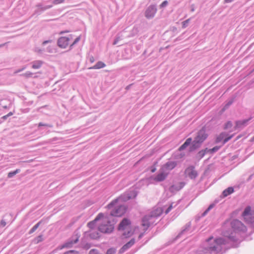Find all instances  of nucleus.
Instances as JSON below:
<instances>
[{
  "label": "nucleus",
  "instance_id": "24",
  "mask_svg": "<svg viewBox=\"0 0 254 254\" xmlns=\"http://www.w3.org/2000/svg\"><path fill=\"white\" fill-rule=\"evenodd\" d=\"M106 66V64L103 62L99 61L98 62L94 65L92 67H90L88 69H100L104 68Z\"/></svg>",
  "mask_w": 254,
  "mask_h": 254
},
{
  "label": "nucleus",
  "instance_id": "1",
  "mask_svg": "<svg viewBox=\"0 0 254 254\" xmlns=\"http://www.w3.org/2000/svg\"><path fill=\"white\" fill-rule=\"evenodd\" d=\"M231 225L232 230L224 232V236L227 238L230 242L240 243L242 235L247 231V227L242 222L237 219L233 220Z\"/></svg>",
  "mask_w": 254,
  "mask_h": 254
},
{
  "label": "nucleus",
  "instance_id": "33",
  "mask_svg": "<svg viewBox=\"0 0 254 254\" xmlns=\"http://www.w3.org/2000/svg\"><path fill=\"white\" fill-rule=\"evenodd\" d=\"M214 204H211L205 210V211L203 213L202 216H204L205 215L207 214V213L212 209L214 207Z\"/></svg>",
  "mask_w": 254,
  "mask_h": 254
},
{
  "label": "nucleus",
  "instance_id": "53",
  "mask_svg": "<svg viewBox=\"0 0 254 254\" xmlns=\"http://www.w3.org/2000/svg\"><path fill=\"white\" fill-rule=\"evenodd\" d=\"M155 171H156V168H154L152 169L151 170V172H152V173H154Z\"/></svg>",
  "mask_w": 254,
  "mask_h": 254
},
{
  "label": "nucleus",
  "instance_id": "36",
  "mask_svg": "<svg viewBox=\"0 0 254 254\" xmlns=\"http://www.w3.org/2000/svg\"><path fill=\"white\" fill-rule=\"evenodd\" d=\"M43 241V237L42 235H40L36 238L34 240V241L36 243H39Z\"/></svg>",
  "mask_w": 254,
  "mask_h": 254
},
{
  "label": "nucleus",
  "instance_id": "25",
  "mask_svg": "<svg viewBox=\"0 0 254 254\" xmlns=\"http://www.w3.org/2000/svg\"><path fill=\"white\" fill-rule=\"evenodd\" d=\"M207 152H208V149L207 148L199 151L196 154V158L199 160L201 159L204 156Z\"/></svg>",
  "mask_w": 254,
  "mask_h": 254
},
{
  "label": "nucleus",
  "instance_id": "50",
  "mask_svg": "<svg viewBox=\"0 0 254 254\" xmlns=\"http://www.w3.org/2000/svg\"><path fill=\"white\" fill-rule=\"evenodd\" d=\"M143 233L140 234L139 236H138L139 239H140L143 237Z\"/></svg>",
  "mask_w": 254,
  "mask_h": 254
},
{
  "label": "nucleus",
  "instance_id": "41",
  "mask_svg": "<svg viewBox=\"0 0 254 254\" xmlns=\"http://www.w3.org/2000/svg\"><path fill=\"white\" fill-rule=\"evenodd\" d=\"M64 254H79V253L75 251L71 250L64 253Z\"/></svg>",
  "mask_w": 254,
  "mask_h": 254
},
{
  "label": "nucleus",
  "instance_id": "42",
  "mask_svg": "<svg viewBox=\"0 0 254 254\" xmlns=\"http://www.w3.org/2000/svg\"><path fill=\"white\" fill-rule=\"evenodd\" d=\"M80 40V36H78V37H77L74 41V42L70 45V48L72 46H73V45H74L76 43H77V42H78L79 41V40Z\"/></svg>",
  "mask_w": 254,
  "mask_h": 254
},
{
  "label": "nucleus",
  "instance_id": "19",
  "mask_svg": "<svg viewBox=\"0 0 254 254\" xmlns=\"http://www.w3.org/2000/svg\"><path fill=\"white\" fill-rule=\"evenodd\" d=\"M104 214L102 213H100L98 214L95 219L92 221L88 223L87 226L92 230H94V229L96 227V223L97 221L99 220L101 218H103Z\"/></svg>",
  "mask_w": 254,
  "mask_h": 254
},
{
  "label": "nucleus",
  "instance_id": "45",
  "mask_svg": "<svg viewBox=\"0 0 254 254\" xmlns=\"http://www.w3.org/2000/svg\"><path fill=\"white\" fill-rule=\"evenodd\" d=\"M6 223L4 220H1L0 226H2V227H4L6 225Z\"/></svg>",
  "mask_w": 254,
  "mask_h": 254
},
{
  "label": "nucleus",
  "instance_id": "22",
  "mask_svg": "<svg viewBox=\"0 0 254 254\" xmlns=\"http://www.w3.org/2000/svg\"><path fill=\"white\" fill-rule=\"evenodd\" d=\"M250 120V119L237 121L236 122L235 128L236 129H240L243 128L247 125V123L249 122Z\"/></svg>",
  "mask_w": 254,
  "mask_h": 254
},
{
  "label": "nucleus",
  "instance_id": "14",
  "mask_svg": "<svg viewBox=\"0 0 254 254\" xmlns=\"http://www.w3.org/2000/svg\"><path fill=\"white\" fill-rule=\"evenodd\" d=\"M227 134L225 132L221 133L216 138V143H219L223 141L222 144H225L229 140H230L233 137V135H230L226 137Z\"/></svg>",
  "mask_w": 254,
  "mask_h": 254
},
{
  "label": "nucleus",
  "instance_id": "47",
  "mask_svg": "<svg viewBox=\"0 0 254 254\" xmlns=\"http://www.w3.org/2000/svg\"><path fill=\"white\" fill-rule=\"evenodd\" d=\"M186 229H187V228L185 229H184L183 230H182V232L178 235V237H180L181 235L184 234V232L186 231Z\"/></svg>",
  "mask_w": 254,
  "mask_h": 254
},
{
  "label": "nucleus",
  "instance_id": "27",
  "mask_svg": "<svg viewBox=\"0 0 254 254\" xmlns=\"http://www.w3.org/2000/svg\"><path fill=\"white\" fill-rule=\"evenodd\" d=\"M233 191L234 189L232 187H229L223 191L222 194L226 197L233 193Z\"/></svg>",
  "mask_w": 254,
  "mask_h": 254
},
{
  "label": "nucleus",
  "instance_id": "7",
  "mask_svg": "<svg viewBox=\"0 0 254 254\" xmlns=\"http://www.w3.org/2000/svg\"><path fill=\"white\" fill-rule=\"evenodd\" d=\"M113 209L110 212L112 216L120 217L124 215L127 211V207L121 203H118L114 205L111 209Z\"/></svg>",
  "mask_w": 254,
  "mask_h": 254
},
{
  "label": "nucleus",
  "instance_id": "60",
  "mask_svg": "<svg viewBox=\"0 0 254 254\" xmlns=\"http://www.w3.org/2000/svg\"><path fill=\"white\" fill-rule=\"evenodd\" d=\"M233 247H237V244H236V245L234 244V245H233Z\"/></svg>",
  "mask_w": 254,
  "mask_h": 254
},
{
  "label": "nucleus",
  "instance_id": "28",
  "mask_svg": "<svg viewBox=\"0 0 254 254\" xmlns=\"http://www.w3.org/2000/svg\"><path fill=\"white\" fill-rule=\"evenodd\" d=\"M20 172V169H16L14 171L10 172L8 173L7 177L9 178H12L14 176H15L16 174L19 173Z\"/></svg>",
  "mask_w": 254,
  "mask_h": 254
},
{
  "label": "nucleus",
  "instance_id": "5",
  "mask_svg": "<svg viewBox=\"0 0 254 254\" xmlns=\"http://www.w3.org/2000/svg\"><path fill=\"white\" fill-rule=\"evenodd\" d=\"M118 230L120 231H125L123 234L125 238L129 237L133 234L131 230V222L127 218H124L120 223Z\"/></svg>",
  "mask_w": 254,
  "mask_h": 254
},
{
  "label": "nucleus",
  "instance_id": "29",
  "mask_svg": "<svg viewBox=\"0 0 254 254\" xmlns=\"http://www.w3.org/2000/svg\"><path fill=\"white\" fill-rule=\"evenodd\" d=\"M41 221H39L38 223H37L36 225H35L30 230L29 234H32L33 232H34L37 228L40 226V224H41Z\"/></svg>",
  "mask_w": 254,
  "mask_h": 254
},
{
  "label": "nucleus",
  "instance_id": "31",
  "mask_svg": "<svg viewBox=\"0 0 254 254\" xmlns=\"http://www.w3.org/2000/svg\"><path fill=\"white\" fill-rule=\"evenodd\" d=\"M174 203H172L166 209V210L165 211V213L166 214H167L169 212L173 209V207H175L177 204H175L174 205Z\"/></svg>",
  "mask_w": 254,
  "mask_h": 254
},
{
  "label": "nucleus",
  "instance_id": "62",
  "mask_svg": "<svg viewBox=\"0 0 254 254\" xmlns=\"http://www.w3.org/2000/svg\"><path fill=\"white\" fill-rule=\"evenodd\" d=\"M191 10L192 11H194V8H191Z\"/></svg>",
  "mask_w": 254,
  "mask_h": 254
},
{
  "label": "nucleus",
  "instance_id": "30",
  "mask_svg": "<svg viewBox=\"0 0 254 254\" xmlns=\"http://www.w3.org/2000/svg\"><path fill=\"white\" fill-rule=\"evenodd\" d=\"M53 127V126L52 124H44L43 123H39L38 125V130L40 129L41 127Z\"/></svg>",
  "mask_w": 254,
  "mask_h": 254
},
{
  "label": "nucleus",
  "instance_id": "39",
  "mask_svg": "<svg viewBox=\"0 0 254 254\" xmlns=\"http://www.w3.org/2000/svg\"><path fill=\"white\" fill-rule=\"evenodd\" d=\"M232 127V123L231 122L229 121L225 125V128L228 129Z\"/></svg>",
  "mask_w": 254,
  "mask_h": 254
},
{
  "label": "nucleus",
  "instance_id": "4",
  "mask_svg": "<svg viewBox=\"0 0 254 254\" xmlns=\"http://www.w3.org/2000/svg\"><path fill=\"white\" fill-rule=\"evenodd\" d=\"M137 195V193L134 190H130L126 191L124 194L121 195L119 197L114 199L108 205L109 209L111 208L114 205H117L119 203L122 204L123 202H126L130 199L135 198Z\"/></svg>",
  "mask_w": 254,
  "mask_h": 254
},
{
  "label": "nucleus",
  "instance_id": "3",
  "mask_svg": "<svg viewBox=\"0 0 254 254\" xmlns=\"http://www.w3.org/2000/svg\"><path fill=\"white\" fill-rule=\"evenodd\" d=\"M161 208H157L152 211L149 214L145 215L142 219V226L145 231L151 225L155 223L156 219L162 213Z\"/></svg>",
  "mask_w": 254,
  "mask_h": 254
},
{
  "label": "nucleus",
  "instance_id": "49",
  "mask_svg": "<svg viewBox=\"0 0 254 254\" xmlns=\"http://www.w3.org/2000/svg\"><path fill=\"white\" fill-rule=\"evenodd\" d=\"M119 39H118V38H117L115 41H114L113 42V45H115L117 43Z\"/></svg>",
  "mask_w": 254,
  "mask_h": 254
},
{
  "label": "nucleus",
  "instance_id": "15",
  "mask_svg": "<svg viewBox=\"0 0 254 254\" xmlns=\"http://www.w3.org/2000/svg\"><path fill=\"white\" fill-rule=\"evenodd\" d=\"M168 175L167 173L164 171H162V169L160 168L158 174L155 176L152 177V178L155 181L160 182L164 181L167 177Z\"/></svg>",
  "mask_w": 254,
  "mask_h": 254
},
{
  "label": "nucleus",
  "instance_id": "61",
  "mask_svg": "<svg viewBox=\"0 0 254 254\" xmlns=\"http://www.w3.org/2000/svg\"><path fill=\"white\" fill-rule=\"evenodd\" d=\"M3 108L6 109V108H7V106H3Z\"/></svg>",
  "mask_w": 254,
  "mask_h": 254
},
{
  "label": "nucleus",
  "instance_id": "21",
  "mask_svg": "<svg viewBox=\"0 0 254 254\" xmlns=\"http://www.w3.org/2000/svg\"><path fill=\"white\" fill-rule=\"evenodd\" d=\"M135 243V239L134 238L131 239L128 242L124 245L122 248L120 249V252L121 253H124L127 251L131 247H132Z\"/></svg>",
  "mask_w": 254,
  "mask_h": 254
},
{
  "label": "nucleus",
  "instance_id": "43",
  "mask_svg": "<svg viewBox=\"0 0 254 254\" xmlns=\"http://www.w3.org/2000/svg\"><path fill=\"white\" fill-rule=\"evenodd\" d=\"M26 68V66H23L21 69H19L17 70H16L14 73H18V72H21V71H23V70H24L25 68Z\"/></svg>",
  "mask_w": 254,
  "mask_h": 254
},
{
  "label": "nucleus",
  "instance_id": "26",
  "mask_svg": "<svg viewBox=\"0 0 254 254\" xmlns=\"http://www.w3.org/2000/svg\"><path fill=\"white\" fill-rule=\"evenodd\" d=\"M90 237L93 239H96L100 237V234L95 230H92L89 233Z\"/></svg>",
  "mask_w": 254,
  "mask_h": 254
},
{
  "label": "nucleus",
  "instance_id": "16",
  "mask_svg": "<svg viewBox=\"0 0 254 254\" xmlns=\"http://www.w3.org/2000/svg\"><path fill=\"white\" fill-rule=\"evenodd\" d=\"M186 173L191 179H194L198 175L197 172L194 169V167L192 166H190L186 169Z\"/></svg>",
  "mask_w": 254,
  "mask_h": 254
},
{
  "label": "nucleus",
  "instance_id": "17",
  "mask_svg": "<svg viewBox=\"0 0 254 254\" xmlns=\"http://www.w3.org/2000/svg\"><path fill=\"white\" fill-rule=\"evenodd\" d=\"M69 41L68 37H61L58 39L57 44L60 48H66L69 44Z\"/></svg>",
  "mask_w": 254,
  "mask_h": 254
},
{
  "label": "nucleus",
  "instance_id": "11",
  "mask_svg": "<svg viewBox=\"0 0 254 254\" xmlns=\"http://www.w3.org/2000/svg\"><path fill=\"white\" fill-rule=\"evenodd\" d=\"M157 8L155 5H150L146 9L145 12V16L147 19L153 18L156 13Z\"/></svg>",
  "mask_w": 254,
  "mask_h": 254
},
{
  "label": "nucleus",
  "instance_id": "32",
  "mask_svg": "<svg viewBox=\"0 0 254 254\" xmlns=\"http://www.w3.org/2000/svg\"><path fill=\"white\" fill-rule=\"evenodd\" d=\"M233 103V99H231V100H229L225 105L223 110L224 111V110H226L227 109H228L229 107V106L232 104Z\"/></svg>",
  "mask_w": 254,
  "mask_h": 254
},
{
  "label": "nucleus",
  "instance_id": "48",
  "mask_svg": "<svg viewBox=\"0 0 254 254\" xmlns=\"http://www.w3.org/2000/svg\"><path fill=\"white\" fill-rule=\"evenodd\" d=\"M68 32V31H62L60 32V34H63L65 33Z\"/></svg>",
  "mask_w": 254,
  "mask_h": 254
},
{
  "label": "nucleus",
  "instance_id": "9",
  "mask_svg": "<svg viewBox=\"0 0 254 254\" xmlns=\"http://www.w3.org/2000/svg\"><path fill=\"white\" fill-rule=\"evenodd\" d=\"M57 49H37L35 51L36 53L41 56L46 58L51 55V54L57 52Z\"/></svg>",
  "mask_w": 254,
  "mask_h": 254
},
{
  "label": "nucleus",
  "instance_id": "8",
  "mask_svg": "<svg viewBox=\"0 0 254 254\" xmlns=\"http://www.w3.org/2000/svg\"><path fill=\"white\" fill-rule=\"evenodd\" d=\"M114 228V224H111L107 218L104 219L102 223L98 226V230L103 233H111Z\"/></svg>",
  "mask_w": 254,
  "mask_h": 254
},
{
  "label": "nucleus",
  "instance_id": "10",
  "mask_svg": "<svg viewBox=\"0 0 254 254\" xmlns=\"http://www.w3.org/2000/svg\"><path fill=\"white\" fill-rule=\"evenodd\" d=\"M99 58V55L97 51L94 50V49H91L87 56V61L92 64L97 60Z\"/></svg>",
  "mask_w": 254,
  "mask_h": 254
},
{
  "label": "nucleus",
  "instance_id": "6",
  "mask_svg": "<svg viewBox=\"0 0 254 254\" xmlns=\"http://www.w3.org/2000/svg\"><path fill=\"white\" fill-rule=\"evenodd\" d=\"M242 216L245 221L254 228V211L251 206H248L245 208Z\"/></svg>",
  "mask_w": 254,
  "mask_h": 254
},
{
  "label": "nucleus",
  "instance_id": "37",
  "mask_svg": "<svg viewBox=\"0 0 254 254\" xmlns=\"http://www.w3.org/2000/svg\"><path fill=\"white\" fill-rule=\"evenodd\" d=\"M116 250L114 248H110L107 251L106 254H115Z\"/></svg>",
  "mask_w": 254,
  "mask_h": 254
},
{
  "label": "nucleus",
  "instance_id": "44",
  "mask_svg": "<svg viewBox=\"0 0 254 254\" xmlns=\"http://www.w3.org/2000/svg\"><path fill=\"white\" fill-rule=\"evenodd\" d=\"M52 42V40H51L45 41L42 43V46H44L46 44L51 43Z\"/></svg>",
  "mask_w": 254,
  "mask_h": 254
},
{
  "label": "nucleus",
  "instance_id": "52",
  "mask_svg": "<svg viewBox=\"0 0 254 254\" xmlns=\"http://www.w3.org/2000/svg\"><path fill=\"white\" fill-rule=\"evenodd\" d=\"M233 0H225V2H232Z\"/></svg>",
  "mask_w": 254,
  "mask_h": 254
},
{
  "label": "nucleus",
  "instance_id": "38",
  "mask_svg": "<svg viewBox=\"0 0 254 254\" xmlns=\"http://www.w3.org/2000/svg\"><path fill=\"white\" fill-rule=\"evenodd\" d=\"M64 0H54L52 3V4H58L63 3Z\"/></svg>",
  "mask_w": 254,
  "mask_h": 254
},
{
  "label": "nucleus",
  "instance_id": "55",
  "mask_svg": "<svg viewBox=\"0 0 254 254\" xmlns=\"http://www.w3.org/2000/svg\"><path fill=\"white\" fill-rule=\"evenodd\" d=\"M125 50H126L127 51H128V52H130V51H131V49H129V48H128V49H125Z\"/></svg>",
  "mask_w": 254,
  "mask_h": 254
},
{
  "label": "nucleus",
  "instance_id": "57",
  "mask_svg": "<svg viewBox=\"0 0 254 254\" xmlns=\"http://www.w3.org/2000/svg\"><path fill=\"white\" fill-rule=\"evenodd\" d=\"M251 141L253 142L254 141V136L251 138Z\"/></svg>",
  "mask_w": 254,
  "mask_h": 254
},
{
  "label": "nucleus",
  "instance_id": "40",
  "mask_svg": "<svg viewBox=\"0 0 254 254\" xmlns=\"http://www.w3.org/2000/svg\"><path fill=\"white\" fill-rule=\"evenodd\" d=\"M33 73L30 71H27L23 75L26 77H30L33 75Z\"/></svg>",
  "mask_w": 254,
  "mask_h": 254
},
{
  "label": "nucleus",
  "instance_id": "51",
  "mask_svg": "<svg viewBox=\"0 0 254 254\" xmlns=\"http://www.w3.org/2000/svg\"><path fill=\"white\" fill-rule=\"evenodd\" d=\"M8 117V115H6L2 117V119L5 120Z\"/></svg>",
  "mask_w": 254,
  "mask_h": 254
},
{
  "label": "nucleus",
  "instance_id": "23",
  "mask_svg": "<svg viewBox=\"0 0 254 254\" xmlns=\"http://www.w3.org/2000/svg\"><path fill=\"white\" fill-rule=\"evenodd\" d=\"M33 69H39L43 64V62L40 60L34 61L30 63Z\"/></svg>",
  "mask_w": 254,
  "mask_h": 254
},
{
  "label": "nucleus",
  "instance_id": "12",
  "mask_svg": "<svg viewBox=\"0 0 254 254\" xmlns=\"http://www.w3.org/2000/svg\"><path fill=\"white\" fill-rule=\"evenodd\" d=\"M52 3L51 4L44 5L43 3H38L36 4L37 8L35 10L34 14H40L42 12L50 9L53 7Z\"/></svg>",
  "mask_w": 254,
  "mask_h": 254
},
{
  "label": "nucleus",
  "instance_id": "2",
  "mask_svg": "<svg viewBox=\"0 0 254 254\" xmlns=\"http://www.w3.org/2000/svg\"><path fill=\"white\" fill-rule=\"evenodd\" d=\"M207 137L208 134L206 133V130L202 128L197 132L193 141L190 137L187 138L185 142L179 147V150L180 151L183 150L190 145L189 151L190 152L194 151L201 146L202 143L206 139Z\"/></svg>",
  "mask_w": 254,
  "mask_h": 254
},
{
  "label": "nucleus",
  "instance_id": "54",
  "mask_svg": "<svg viewBox=\"0 0 254 254\" xmlns=\"http://www.w3.org/2000/svg\"><path fill=\"white\" fill-rule=\"evenodd\" d=\"M7 115H8V117L11 116L13 115V113L12 112H9L8 114H7Z\"/></svg>",
  "mask_w": 254,
  "mask_h": 254
},
{
  "label": "nucleus",
  "instance_id": "59",
  "mask_svg": "<svg viewBox=\"0 0 254 254\" xmlns=\"http://www.w3.org/2000/svg\"><path fill=\"white\" fill-rule=\"evenodd\" d=\"M133 31H135V33H136L137 32V29H133Z\"/></svg>",
  "mask_w": 254,
  "mask_h": 254
},
{
  "label": "nucleus",
  "instance_id": "35",
  "mask_svg": "<svg viewBox=\"0 0 254 254\" xmlns=\"http://www.w3.org/2000/svg\"><path fill=\"white\" fill-rule=\"evenodd\" d=\"M190 21V19H188L186 20L183 21L182 22V28H186L188 26Z\"/></svg>",
  "mask_w": 254,
  "mask_h": 254
},
{
  "label": "nucleus",
  "instance_id": "58",
  "mask_svg": "<svg viewBox=\"0 0 254 254\" xmlns=\"http://www.w3.org/2000/svg\"><path fill=\"white\" fill-rule=\"evenodd\" d=\"M130 85H128V86H127L126 89H128Z\"/></svg>",
  "mask_w": 254,
  "mask_h": 254
},
{
  "label": "nucleus",
  "instance_id": "13",
  "mask_svg": "<svg viewBox=\"0 0 254 254\" xmlns=\"http://www.w3.org/2000/svg\"><path fill=\"white\" fill-rule=\"evenodd\" d=\"M177 166L176 161H168L163 165L161 169L168 175L170 171L173 170Z\"/></svg>",
  "mask_w": 254,
  "mask_h": 254
},
{
  "label": "nucleus",
  "instance_id": "34",
  "mask_svg": "<svg viewBox=\"0 0 254 254\" xmlns=\"http://www.w3.org/2000/svg\"><path fill=\"white\" fill-rule=\"evenodd\" d=\"M220 148V146H216L208 150V152H210V153H214L217 152Z\"/></svg>",
  "mask_w": 254,
  "mask_h": 254
},
{
  "label": "nucleus",
  "instance_id": "18",
  "mask_svg": "<svg viewBox=\"0 0 254 254\" xmlns=\"http://www.w3.org/2000/svg\"><path fill=\"white\" fill-rule=\"evenodd\" d=\"M184 186L185 183L184 182H180L170 186L169 190L171 192L175 193L181 190Z\"/></svg>",
  "mask_w": 254,
  "mask_h": 254
},
{
  "label": "nucleus",
  "instance_id": "46",
  "mask_svg": "<svg viewBox=\"0 0 254 254\" xmlns=\"http://www.w3.org/2000/svg\"><path fill=\"white\" fill-rule=\"evenodd\" d=\"M168 4V2L167 1L165 0V1H164L162 4H161V6L163 7V6H166L167 4Z\"/></svg>",
  "mask_w": 254,
  "mask_h": 254
},
{
  "label": "nucleus",
  "instance_id": "56",
  "mask_svg": "<svg viewBox=\"0 0 254 254\" xmlns=\"http://www.w3.org/2000/svg\"><path fill=\"white\" fill-rule=\"evenodd\" d=\"M7 43H4V44H3V45H0V47H1V46H5V45L6 44H7Z\"/></svg>",
  "mask_w": 254,
  "mask_h": 254
},
{
  "label": "nucleus",
  "instance_id": "20",
  "mask_svg": "<svg viewBox=\"0 0 254 254\" xmlns=\"http://www.w3.org/2000/svg\"><path fill=\"white\" fill-rule=\"evenodd\" d=\"M79 236L76 235L72 238H71L70 240H69L67 242L64 243L63 246V248H70L72 246L73 244H76L78 241Z\"/></svg>",
  "mask_w": 254,
  "mask_h": 254
}]
</instances>
